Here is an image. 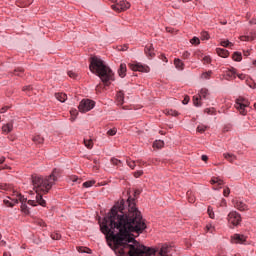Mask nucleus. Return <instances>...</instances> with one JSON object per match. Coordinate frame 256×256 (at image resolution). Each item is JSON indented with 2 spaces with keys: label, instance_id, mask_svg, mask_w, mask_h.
Here are the masks:
<instances>
[{
  "label": "nucleus",
  "instance_id": "20",
  "mask_svg": "<svg viewBox=\"0 0 256 256\" xmlns=\"http://www.w3.org/2000/svg\"><path fill=\"white\" fill-rule=\"evenodd\" d=\"M145 53L148 57H155V52L153 50V45H148L145 48Z\"/></svg>",
  "mask_w": 256,
  "mask_h": 256
},
{
  "label": "nucleus",
  "instance_id": "56",
  "mask_svg": "<svg viewBox=\"0 0 256 256\" xmlns=\"http://www.w3.org/2000/svg\"><path fill=\"white\" fill-rule=\"evenodd\" d=\"M237 76L241 79V81L247 79V76L245 74H238Z\"/></svg>",
  "mask_w": 256,
  "mask_h": 256
},
{
  "label": "nucleus",
  "instance_id": "11",
  "mask_svg": "<svg viewBox=\"0 0 256 256\" xmlns=\"http://www.w3.org/2000/svg\"><path fill=\"white\" fill-rule=\"evenodd\" d=\"M12 131H13V120H11L10 122L2 126V133L4 135H9V133H11Z\"/></svg>",
  "mask_w": 256,
  "mask_h": 256
},
{
  "label": "nucleus",
  "instance_id": "50",
  "mask_svg": "<svg viewBox=\"0 0 256 256\" xmlns=\"http://www.w3.org/2000/svg\"><path fill=\"white\" fill-rule=\"evenodd\" d=\"M203 63H204V64H209V63H211V57H209V56H204V57H203Z\"/></svg>",
  "mask_w": 256,
  "mask_h": 256
},
{
  "label": "nucleus",
  "instance_id": "25",
  "mask_svg": "<svg viewBox=\"0 0 256 256\" xmlns=\"http://www.w3.org/2000/svg\"><path fill=\"white\" fill-rule=\"evenodd\" d=\"M110 163L116 165V167H121V165H123V162L117 158H111Z\"/></svg>",
  "mask_w": 256,
  "mask_h": 256
},
{
  "label": "nucleus",
  "instance_id": "28",
  "mask_svg": "<svg viewBox=\"0 0 256 256\" xmlns=\"http://www.w3.org/2000/svg\"><path fill=\"white\" fill-rule=\"evenodd\" d=\"M232 59H233V61H241L243 59V57L241 56V53L235 52L232 55Z\"/></svg>",
  "mask_w": 256,
  "mask_h": 256
},
{
  "label": "nucleus",
  "instance_id": "8",
  "mask_svg": "<svg viewBox=\"0 0 256 256\" xmlns=\"http://www.w3.org/2000/svg\"><path fill=\"white\" fill-rule=\"evenodd\" d=\"M37 203L42 207H45V205H47V202L45 201V199H43V195H40V194L36 195V201L28 200V205H31L32 207H37Z\"/></svg>",
  "mask_w": 256,
  "mask_h": 256
},
{
  "label": "nucleus",
  "instance_id": "61",
  "mask_svg": "<svg viewBox=\"0 0 256 256\" xmlns=\"http://www.w3.org/2000/svg\"><path fill=\"white\" fill-rule=\"evenodd\" d=\"M162 61H164V63H167V57L165 55H161V58H160Z\"/></svg>",
  "mask_w": 256,
  "mask_h": 256
},
{
  "label": "nucleus",
  "instance_id": "41",
  "mask_svg": "<svg viewBox=\"0 0 256 256\" xmlns=\"http://www.w3.org/2000/svg\"><path fill=\"white\" fill-rule=\"evenodd\" d=\"M253 39H255V37H251V36H240V40H242V41H253Z\"/></svg>",
  "mask_w": 256,
  "mask_h": 256
},
{
  "label": "nucleus",
  "instance_id": "4",
  "mask_svg": "<svg viewBox=\"0 0 256 256\" xmlns=\"http://www.w3.org/2000/svg\"><path fill=\"white\" fill-rule=\"evenodd\" d=\"M250 102L244 97H239L236 100V109L239 110L240 115H247V110L245 109L246 107H249Z\"/></svg>",
  "mask_w": 256,
  "mask_h": 256
},
{
  "label": "nucleus",
  "instance_id": "34",
  "mask_svg": "<svg viewBox=\"0 0 256 256\" xmlns=\"http://www.w3.org/2000/svg\"><path fill=\"white\" fill-rule=\"evenodd\" d=\"M205 131H207V126L201 124L197 127V132L198 133H205Z\"/></svg>",
  "mask_w": 256,
  "mask_h": 256
},
{
  "label": "nucleus",
  "instance_id": "22",
  "mask_svg": "<svg viewBox=\"0 0 256 256\" xmlns=\"http://www.w3.org/2000/svg\"><path fill=\"white\" fill-rule=\"evenodd\" d=\"M207 95H209V90L207 88H202L198 96L200 99H207Z\"/></svg>",
  "mask_w": 256,
  "mask_h": 256
},
{
  "label": "nucleus",
  "instance_id": "15",
  "mask_svg": "<svg viewBox=\"0 0 256 256\" xmlns=\"http://www.w3.org/2000/svg\"><path fill=\"white\" fill-rule=\"evenodd\" d=\"M32 141L36 145H43L45 138H43L41 135H35L32 137Z\"/></svg>",
  "mask_w": 256,
  "mask_h": 256
},
{
  "label": "nucleus",
  "instance_id": "57",
  "mask_svg": "<svg viewBox=\"0 0 256 256\" xmlns=\"http://www.w3.org/2000/svg\"><path fill=\"white\" fill-rule=\"evenodd\" d=\"M229 131H231V126H225V127L223 128V133H227V132H229Z\"/></svg>",
  "mask_w": 256,
  "mask_h": 256
},
{
  "label": "nucleus",
  "instance_id": "42",
  "mask_svg": "<svg viewBox=\"0 0 256 256\" xmlns=\"http://www.w3.org/2000/svg\"><path fill=\"white\" fill-rule=\"evenodd\" d=\"M70 115L72 116L71 121H75V117H77V115H78L77 110H71Z\"/></svg>",
  "mask_w": 256,
  "mask_h": 256
},
{
  "label": "nucleus",
  "instance_id": "63",
  "mask_svg": "<svg viewBox=\"0 0 256 256\" xmlns=\"http://www.w3.org/2000/svg\"><path fill=\"white\" fill-rule=\"evenodd\" d=\"M137 163H138L139 165H145V162H144L143 160H138Z\"/></svg>",
  "mask_w": 256,
  "mask_h": 256
},
{
  "label": "nucleus",
  "instance_id": "16",
  "mask_svg": "<svg viewBox=\"0 0 256 256\" xmlns=\"http://www.w3.org/2000/svg\"><path fill=\"white\" fill-rule=\"evenodd\" d=\"M216 53H217V55H219V57H223L224 59L226 57H229V51H227L226 49H223V48H217Z\"/></svg>",
  "mask_w": 256,
  "mask_h": 256
},
{
  "label": "nucleus",
  "instance_id": "43",
  "mask_svg": "<svg viewBox=\"0 0 256 256\" xmlns=\"http://www.w3.org/2000/svg\"><path fill=\"white\" fill-rule=\"evenodd\" d=\"M211 71H208V72H204L202 74V79H210L211 78Z\"/></svg>",
  "mask_w": 256,
  "mask_h": 256
},
{
  "label": "nucleus",
  "instance_id": "1",
  "mask_svg": "<svg viewBox=\"0 0 256 256\" xmlns=\"http://www.w3.org/2000/svg\"><path fill=\"white\" fill-rule=\"evenodd\" d=\"M147 229L141 211L137 209L135 198L117 202L100 223V231L106 235L108 245L121 256H173L172 246L164 244L160 249L146 247L139 243L131 233L138 235Z\"/></svg>",
  "mask_w": 256,
  "mask_h": 256
},
{
  "label": "nucleus",
  "instance_id": "49",
  "mask_svg": "<svg viewBox=\"0 0 256 256\" xmlns=\"http://www.w3.org/2000/svg\"><path fill=\"white\" fill-rule=\"evenodd\" d=\"M18 199H19V201H20L22 204L27 203V198H25V196H23V195H19V196H18Z\"/></svg>",
  "mask_w": 256,
  "mask_h": 256
},
{
  "label": "nucleus",
  "instance_id": "26",
  "mask_svg": "<svg viewBox=\"0 0 256 256\" xmlns=\"http://www.w3.org/2000/svg\"><path fill=\"white\" fill-rule=\"evenodd\" d=\"M84 145L85 147H87V149H93V140L84 139Z\"/></svg>",
  "mask_w": 256,
  "mask_h": 256
},
{
  "label": "nucleus",
  "instance_id": "7",
  "mask_svg": "<svg viewBox=\"0 0 256 256\" xmlns=\"http://www.w3.org/2000/svg\"><path fill=\"white\" fill-rule=\"evenodd\" d=\"M129 69L132 71H139L140 73H149V71H151L149 66L137 62L129 64Z\"/></svg>",
  "mask_w": 256,
  "mask_h": 256
},
{
  "label": "nucleus",
  "instance_id": "44",
  "mask_svg": "<svg viewBox=\"0 0 256 256\" xmlns=\"http://www.w3.org/2000/svg\"><path fill=\"white\" fill-rule=\"evenodd\" d=\"M23 91H26L29 96H31V91H33V88L31 86H25L23 88Z\"/></svg>",
  "mask_w": 256,
  "mask_h": 256
},
{
  "label": "nucleus",
  "instance_id": "46",
  "mask_svg": "<svg viewBox=\"0 0 256 256\" xmlns=\"http://www.w3.org/2000/svg\"><path fill=\"white\" fill-rule=\"evenodd\" d=\"M21 209H22L23 213H26V214L29 213V208L27 207L26 203L21 205Z\"/></svg>",
  "mask_w": 256,
  "mask_h": 256
},
{
  "label": "nucleus",
  "instance_id": "14",
  "mask_svg": "<svg viewBox=\"0 0 256 256\" xmlns=\"http://www.w3.org/2000/svg\"><path fill=\"white\" fill-rule=\"evenodd\" d=\"M223 157L226 159V161H229V163H235L237 160V156L231 153H224Z\"/></svg>",
  "mask_w": 256,
  "mask_h": 256
},
{
  "label": "nucleus",
  "instance_id": "12",
  "mask_svg": "<svg viewBox=\"0 0 256 256\" xmlns=\"http://www.w3.org/2000/svg\"><path fill=\"white\" fill-rule=\"evenodd\" d=\"M232 241L234 243H245L247 241V237H245V235H241V234H234V236L232 237Z\"/></svg>",
  "mask_w": 256,
  "mask_h": 256
},
{
  "label": "nucleus",
  "instance_id": "23",
  "mask_svg": "<svg viewBox=\"0 0 256 256\" xmlns=\"http://www.w3.org/2000/svg\"><path fill=\"white\" fill-rule=\"evenodd\" d=\"M164 145H165V142H163V140H156L153 143V147H155L156 149H163Z\"/></svg>",
  "mask_w": 256,
  "mask_h": 256
},
{
  "label": "nucleus",
  "instance_id": "45",
  "mask_svg": "<svg viewBox=\"0 0 256 256\" xmlns=\"http://www.w3.org/2000/svg\"><path fill=\"white\" fill-rule=\"evenodd\" d=\"M222 47H229L233 45V43L229 42V40H224L221 42Z\"/></svg>",
  "mask_w": 256,
  "mask_h": 256
},
{
  "label": "nucleus",
  "instance_id": "2",
  "mask_svg": "<svg viewBox=\"0 0 256 256\" xmlns=\"http://www.w3.org/2000/svg\"><path fill=\"white\" fill-rule=\"evenodd\" d=\"M89 69L91 73L97 75V77L101 79L102 83H104L106 87H109L111 84L110 81H115V74L113 73V70L107 66L105 61L101 60V58L97 56L90 58Z\"/></svg>",
  "mask_w": 256,
  "mask_h": 256
},
{
  "label": "nucleus",
  "instance_id": "33",
  "mask_svg": "<svg viewBox=\"0 0 256 256\" xmlns=\"http://www.w3.org/2000/svg\"><path fill=\"white\" fill-rule=\"evenodd\" d=\"M15 203H17V200H14L13 202L4 200V205H6V207H15Z\"/></svg>",
  "mask_w": 256,
  "mask_h": 256
},
{
  "label": "nucleus",
  "instance_id": "60",
  "mask_svg": "<svg viewBox=\"0 0 256 256\" xmlns=\"http://www.w3.org/2000/svg\"><path fill=\"white\" fill-rule=\"evenodd\" d=\"M137 195H141V190L134 191V197H137Z\"/></svg>",
  "mask_w": 256,
  "mask_h": 256
},
{
  "label": "nucleus",
  "instance_id": "47",
  "mask_svg": "<svg viewBox=\"0 0 256 256\" xmlns=\"http://www.w3.org/2000/svg\"><path fill=\"white\" fill-rule=\"evenodd\" d=\"M117 49L118 51H127V49H129V46L125 44L123 46H118Z\"/></svg>",
  "mask_w": 256,
  "mask_h": 256
},
{
  "label": "nucleus",
  "instance_id": "13",
  "mask_svg": "<svg viewBox=\"0 0 256 256\" xmlns=\"http://www.w3.org/2000/svg\"><path fill=\"white\" fill-rule=\"evenodd\" d=\"M226 79H235L237 77V72L235 71V68L227 69L225 72Z\"/></svg>",
  "mask_w": 256,
  "mask_h": 256
},
{
  "label": "nucleus",
  "instance_id": "62",
  "mask_svg": "<svg viewBox=\"0 0 256 256\" xmlns=\"http://www.w3.org/2000/svg\"><path fill=\"white\" fill-rule=\"evenodd\" d=\"M201 159L202 161H208L209 157H207V155H202Z\"/></svg>",
  "mask_w": 256,
  "mask_h": 256
},
{
  "label": "nucleus",
  "instance_id": "17",
  "mask_svg": "<svg viewBox=\"0 0 256 256\" xmlns=\"http://www.w3.org/2000/svg\"><path fill=\"white\" fill-rule=\"evenodd\" d=\"M55 97L57 101H60V103H65V101H67V94L63 92L56 93Z\"/></svg>",
  "mask_w": 256,
  "mask_h": 256
},
{
  "label": "nucleus",
  "instance_id": "3",
  "mask_svg": "<svg viewBox=\"0 0 256 256\" xmlns=\"http://www.w3.org/2000/svg\"><path fill=\"white\" fill-rule=\"evenodd\" d=\"M57 179H59V172L57 169H54L53 172L46 177L32 175L33 189L36 191L37 195H47L53 188V185H55Z\"/></svg>",
  "mask_w": 256,
  "mask_h": 256
},
{
  "label": "nucleus",
  "instance_id": "6",
  "mask_svg": "<svg viewBox=\"0 0 256 256\" xmlns=\"http://www.w3.org/2000/svg\"><path fill=\"white\" fill-rule=\"evenodd\" d=\"M227 219L230 225H233V227H237V225L241 223V214H239L237 211H232L228 214Z\"/></svg>",
  "mask_w": 256,
  "mask_h": 256
},
{
  "label": "nucleus",
  "instance_id": "51",
  "mask_svg": "<svg viewBox=\"0 0 256 256\" xmlns=\"http://www.w3.org/2000/svg\"><path fill=\"white\" fill-rule=\"evenodd\" d=\"M229 193H231V190L229 188H225L223 191L224 197H229Z\"/></svg>",
  "mask_w": 256,
  "mask_h": 256
},
{
  "label": "nucleus",
  "instance_id": "19",
  "mask_svg": "<svg viewBox=\"0 0 256 256\" xmlns=\"http://www.w3.org/2000/svg\"><path fill=\"white\" fill-rule=\"evenodd\" d=\"M174 65H175L176 69H179V71H183V69L185 67V64L179 58L174 59Z\"/></svg>",
  "mask_w": 256,
  "mask_h": 256
},
{
  "label": "nucleus",
  "instance_id": "59",
  "mask_svg": "<svg viewBox=\"0 0 256 256\" xmlns=\"http://www.w3.org/2000/svg\"><path fill=\"white\" fill-rule=\"evenodd\" d=\"M207 231H210V233H213V229H215L212 225L206 226Z\"/></svg>",
  "mask_w": 256,
  "mask_h": 256
},
{
  "label": "nucleus",
  "instance_id": "21",
  "mask_svg": "<svg viewBox=\"0 0 256 256\" xmlns=\"http://www.w3.org/2000/svg\"><path fill=\"white\" fill-rule=\"evenodd\" d=\"M124 99H125V94H123V92H121V91L118 92L116 95V100H117L118 105H123Z\"/></svg>",
  "mask_w": 256,
  "mask_h": 256
},
{
  "label": "nucleus",
  "instance_id": "48",
  "mask_svg": "<svg viewBox=\"0 0 256 256\" xmlns=\"http://www.w3.org/2000/svg\"><path fill=\"white\" fill-rule=\"evenodd\" d=\"M68 76L71 77V79H77V73L73 71H68Z\"/></svg>",
  "mask_w": 256,
  "mask_h": 256
},
{
  "label": "nucleus",
  "instance_id": "32",
  "mask_svg": "<svg viewBox=\"0 0 256 256\" xmlns=\"http://www.w3.org/2000/svg\"><path fill=\"white\" fill-rule=\"evenodd\" d=\"M78 251L79 253H91V249L87 248V247H78Z\"/></svg>",
  "mask_w": 256,
  "mask_h": 256
},
{
  "label": "nucleus",
  "instance_id": "58",
  "mask_svg": "<svg viewBox=\"0 0 256 256\" xmlns=\"http://www.w3.org/2000/svg\"><path fill=\"white\" fill-rule=\"evenodd\" d=\"M183 105H187V103H189V96H186L183 101H182Z\"/></svg>",
  "mask_w": 256,
  "mask_h": 256
},
{
  "label": "nucleus",
  "instance_id": "10",
  "mask_svg": "<svg viewBox=\"0 0 256 256\" xmlns=\"http://www.w3.org/2000/svg\"><path fill=\"white\" fill-rule=\"evenodd\" d=\"M130 7H131V3L125 0H122L117 4L115 9H117V11H127V9H129Z\"/></svg>",
  "mask_w": 256,
  "mask_h": 256
},
{
  "label": "nucleus",
  "instance_id": "29",
  "mask_svg": "<svg viewBox=\"0 0 256 256\" xmlns=\"http://www.w3.org/2000/svg\"><path fill=\"white\" fill-rule=\"evenodd\" d=\"M126 163L128 167H130V169H135L136 167L135 161L131 160V158H127Z\"/></svg>",
  "mask_w": 256,
  "mask_h": 256
},
{
  "label": "nucleus",
  "instance_id": "55",
  "mask_svg": "<svg viewBox=\"0 0 256 256\" xmlns=\"http://www.w3.org/2000/svg\"><path fill=\"white\" fill-rule=\"evenodd\" d=\"M8 109H9V106H4L0 109V113H6Z\"/></svg>",
  "mask_w": 256,
  "mask_h": 256
},
{
  "label": "nucleus",
  "instance_id": "40",
  "mask_svg": "<svg viewBox=\"0 0 256 256\" xmlns=\"http://www.w3.org/2000/svg\"><path fill=\"white\" fill-rule=\"evenodd\" d=\"M190 43H192V45H199V43H201V41L199 40L198 37H193V38L190 40Z\"/></svg>",
  "mask_w": 256,
  "mask_h": 256
},
{
  "label": "nucleus",
  "instance_id": "24",
  "mask_svg": "<svg viewBox=\"0 0 256 256\" xmlns=\"http://www.w3.org/2000/svg\"><path fill=\"white\" fill-rule=\"evenodd\" d=\"M193 104L195 105V107H201V96H194Z\"/></svg>",
  "mask_w": 256,
  "mask_h": 256
},
{
  "label": "nucleus",
  "instance_id": "52",
  "mask_svg": "<svg viewBox=\"0 0 256 256\" xmlns=\"http://www.w3.org/2000/svg\"><path fill=\"white\" fill-rule=\"evenodd\" d=\"M191 56V53L185 51L183 54H182V57L183 59H189V57Z\"/></svg>",
  "mask_w": 256,
  "mask_h": 256
},
{
  "label": "nucleus",
  "instance_id": "35",
  "mask_svg": "<svg viewBox=\"0 0 256 256\" xmlns=\"http://www.w3.org/2000/svg\"><path fill=\"white\" fill-rule=\"evenodd\" d=\"M107 135H109V137H113V136L117 135V128H112V129L108 130Z\"/></svg>",
  "mask_w": 256,
  "mask_h": 256
},
{
  "label": "nucleus",
  "instance_id": "31",
  "mask_svg": "<svg viewBox=\"0 0 256 256\" xmlns=\"http://www.w3.org/2000/svg\"><path fill=\"white\" fill-rule=\"evenodd\" d=\"M51 239L54 241H59V239H61V234L59 232H54L51 234Z\"/></svg>",
  "mask_w": 256,
  "mask_h": 256
},
{
  "label": "nucleus",
  "instance_id": "54",
  "mask_svg": "<svg viewBox=\"0 0 256 256\" xmlns=\"http://www.w3.org/2000/svg\"><path fill=\"white\" fill-rule=\"evenodd\" d=\"M141 175H143V171L134 172V177L136 178L141 177Z\"/></svg>",
  "mask_w": 256,
  "mask_h": 256
},
{
  "label": "nucleus",
  "instance_id": "30",
  "mask_svg": "<svg viewBox=\"0 0 256 256\" xmlns=\"http://www.w3.org/2000/svg\"><path fill=\"white\" fill-rule=\"evenodd\" d=\"M211 183L212 184L217 183L218 185H223V180L219 177H214V178L211 179Z\"/></svg>",
  "mask_w": 256,
  "mask_h": 256
},
{
  "label": "nucleus",
  "instance_id": "9",
  "mask_svg": "<svg viewBox=\"0 0 256 256\" xmlns=\"http://www.w3.org/2000/svg\"><path fill=\"white\" fill-rule=\"evenodd\" d=\"M233 205L236 209H238V211H247V209H249L247 204H245V202L239 199H234Z\"/></svg>",
  "mask_w": 256,
  "mask_h": 256
},
{
  "label": "nucleus",
  "instance_id": "27",
  "mask_svg": "<svg viewBox=\"0 0 256 256\" xmlns=\"http://www.w3.org/2000/svg\"><path fill=\"white\" fill-rule=\"evenodd\" d=\"M164 113L165 115H171L172 117H177V115H179V112L176 110H165Z\"/></svg>",
  "mask_w": 256,
  "mask_h": 256
},
{
  "label": "nucleus",
  "instance_id": "39",
  "mask_svg": "<svg viewBox=\"0 0 256 256\" xmlns=\"http://www.w3.org/2000/svg\"><path fill=\"white\" fill-rule=\"evenodd\" d=\"M201 39H202V41H207V40H209V33L203 31V32L201 33Z\"/></svg>",
  "mask_w": 256,
  "mask_h": 256
},
{
  "label": "nucleus",
  "instance_id": "53",
  "mask_svg": "<svg viewBox=\"0 0 256 256\" xmlns=\"http://www.w3.org/2000/svg\"><path fill=\"white\" fill-rule=\"evenodd\" d=\"M21 73H23V69H21V68H18V69H16V70H14V75H21Z\"/></svg>",
  "mask_w": 256,
  "mask_h": 256
},
{
  "label": "nucleus",
  "instance_id": "64",
  "mask_svg": "<svg viewBox=\"0 0 256 256\" xmlns=\"http://www.w3.org/2000/svg\"><path fill=\"white\" fill-rule=\"evenodd\" d=\"M250 25H256V19H252V20L250 21Z\"/></svg>",
  "mask_w": 256,
  "mask_h": 256
},
{
  "label": "nucleus",
  "instance_id": "38",
  "mask_svg": "<svg viewBox=\"0 0 256 256\" xmlns=\"http://www.w3.org/2000/svg\"><path fill=\"white\" fill-rule=\"evenodd\" d=\"M208 215L210 219H215V212H213V208H211V206L208 207Z\"/></svg>",
  "mask_w": 256,
  "mask_h": 256
},
{
  "label": "nucleus",
  "instance_id": "36",
  "mask_svg": "<svg viewBox=\"0 0 256 256\" xmlns=\"http://www.w3.org/2000/svg\"><path fill=\"white\" fill-rule=\"evenodd\" d=\"M93 185H95L94 180L86 181L83 183V187H86V188L93 187Z\"/></svg>",
  "mask_w": 256,
  "mask_h": 256
},
{
  "label": "nucleus",
  "instance_id": "18",
  "mask_svg": "<svg viewBox=\"0 0 256 256\" xmlns=\"http://www.w3.org/2000/svg\"><path fill=\"white\" fill-rule=\"evenodd\" d=\"M126 73H127V65L120 64V67L118 69V75L123 78L125 77Z\"/></svg>",
  "mask_w": 256,
  "mask_h": 256
},
{
  "label": "nucleus",
  "instance_id": "5",
  "mask_svg": "<svg viewBox=\"0 0 256 256\" xmlns=\"http://www.w3.org/2000/svg\"><path fill=\"white\" fill-rule=\"evenodd\" d=\"M95 107V101L86 99L82 100L78 106V109L81 113H87L88 111H91Z\"/></svg>",
  "mask_w": 256,
  "mask_h": 256
},
{
  "label": "nucleus",
  "instance_id": "37",
  "mask_svg": "<svg viewBox=\"0 0 256 256\" xmlns=\"http://www.w3.org/2000/svg\"><path fill=\"white\" fill-rule=\"evenodd\" d=\"M204 113H207V115H215V108H206Z\"/></svg>",
  "mask_w": 256,
  "mask_h": 256
}]
</instances>
